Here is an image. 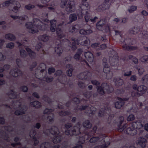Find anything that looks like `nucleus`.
Listing matches in <instances>:
<instances>
[{
	"label": "nucleus",
	"mask_w": 148,
	"mask_h": 148,
	"mask_svg": "<svg viewBox=\"0 0 148 148\" xmlns=\"http://www.w3.org/2000/svg\"><path fill=\"white\" fill-rule=\"evenodd\" d=\"M71 123H66L65 124V130H62L61 132H60L56 127L53 126L44 130L42 135L40 134V135L37 136V138L35 136L36 133L34 128L30 132L29 136L30 138L28 140L26 138L25 140L27 141L28 144L36 146L39 143L38 139L42 137V134H44L52 138L53 143H58L61 140L64 136V134L68 136L69 135L70 136L77 135L81 133L82 126L80 123H78L73 127H71Z\"/></svg>",
	"instance_id": "f257e3e1"
},
{
	"label": "nucleus",
	"mask_w": 148,
	"mask_h": 148,
	"mask_svg": "<svg viewBox=\"0 0 148 148\" xmlns=\"http://www.w3.org/2000/svg\"><path fill=\"white\" fill-rule=\"evenodd\" d=\"M44 21L47 23H44L38 19L35 18L33 20V23L31 22H27L26 23L25 26L29 29L28 31L29 33L34 34L38 31V29L41 30H45L49 26L47 23L50 22L51 31L54 32L56 30L57 35L60 39L65 37V35L62 30L63 23L59 24L57 27L56 25V21L55 20H52L50 21L49 20L45 19Z\"/></svg>",
	"instance_id": "f03ea898"
},
{
	"label": "nucleus",
	"mask_w": 148,
	"mask_h": 148,
	"mask_svg": "<svg viewBox=\"0 0 148 148\" xmlns=\"http://www.w3.org/2000/svg\"><path fill=\"white\" fill-rule=\"evenodd\" d=\"M109 54L108 61L106 58H104L103 60L104 65L103 73L106 74V76L104 77L108 79H111L113 75L112 70L109 66V64L112 66H116L119 62V58L117 53L115 51L111 49L109 52Z\"/></svg>",
	"instance_id": "7ed1b4c3"
},
{
	"label": "nucleus",
	"mask_w": 148,
	"mask_h": 148,
	"mask_svg": "<svg viewBox=\"0 0 148 148\" xmlns=\"http://www.w3.org/2000/svg\"><path fill=\"white\" fill-rule=\"evenodd\" d=\"M119 119V125H118V130L119 132H121L123 131L125 133L129 134L130 135L133 136L137 134V132L136 129H140L143 126V125L141 123L140 120H138L136 122H134L128 126L126 124H125L121 127V125L123 122L124 118L122 116L120 117Z\"/></svg>",
	"instance_id": "20e7f679"
},
{
	"label": "nucleus",
	"mask_w": 148,
	"mask_h": 148,
	"mask_svg": "<svg viewBox=\"0 0 148 148\" xmlns=\"http://www.w3.org/2000/svg\"><path fill=\"white\" fill-rule=\"evenodd\" d=\"M116 36H119L120 38L119 43L124 49L127 51H132L137 49L136 47L129 46V45H132L136 42L135 40L133 38H126L125 36H123L122 32L117 30H115Z\"/></svg>",
	"instance_id": "39448f33"
},
{
	"label": "nucleus",
	"mask_w": 148,
	"mask_h": 148,
	"mask_svg": "<svg viewBox=\"0 0 148 148\" xmlns=\"http://www.w3.org/2000/svg\"><path fill=\"white\" fill-rule=\"evenodd\" d=\"M10 139L8 134L5 132L2 131L0 132V148H27V147H21L20 143H12L11 145H6L5 147V142H9Z\"/></svg>",
	"instance_id": "423d86ee"
},
{
	"label": "nucleus",
	"mask_w": 148,
	"mask_h": 148,
	"mask_svg": "<svg viewBox=\"0 0 148 148\" xmlns=\"http://www.w3.org/2000/svg\"><path fill=\"white\" fill-rule=\"evenodd\" d=\"M6 108H9L10 110L13 109L16 110L15 114L16 115H20L24 114L27 109V108L25 105H22V103L20 101H16L15 103L13 102L11 105L5 104L3 105Z\"/></svg>",
	"instance_id": "0eeeda50"
},
{
	"label": "nucleus",
	"mask_w": 148,
	"mask_h": 148,
	"mask_svg": "<svg viewBox=\"0 0 148 148\" xmlns=\"http://www.w3.org/2000/svg\"><path fill=\"white\" fill-rule=\"evenodd\" d=\"M91 82L93 84L97 86V92L101 95L105 94L106 92L111 93L114 90L113 87L110 86L108 84L104 83L101 84V86H99L100 84L99 82L96 80H91Z\"/></svg>",
	"instance_id": "6e6552de"
},
{
	"label": "nucleus",
	"mask_w": 148,
	"mask_h": 148,
	"mask_svg": "<svg viewBox=\"0 0 148 148\" xmlns=\"http://www.w3.org/2000/svg\"><path fill=\"white\" fill-rule=\"evenodd\" d=\"M71 42V49L74 50L77 48V45L79 44L82 45L87 46L90 43L89 39L85 36L79 37L78 39L73 38Z\"/></svg>",
	"instance_id": "1a4fd4ad"
},
{
	"label": "nucleus",
	"mask_w": 148,
	"mask_h": 148,
	"mask_svg": "<svg viewBox=\"0 0 148 148\" xmlns=\"http://www.w3.org/2000/svg\"><path fill=\"white\" fill-rule=\"evenodd\" d=\"M78 14L79 18H82L83 16H84L86 22L88 24L95 23L98 19V17L97 16H95L93 18H91V15L90 13L89 10H83L81 12L78 13Z\"/></svg>",
	"instance_id": "9d476101"
},
{
	"label": "nucleus",
	"mask_w": 148,
	"mask_h": 148,
	"mask_svg": "<svg viewBox=\"0 0 148 148\" xmlns=\"http://www.w3.org/2000/svg\"><path fill=\"white\" fill-rule=\"evenodd\" d=\"M5 6L11 7V8H9L10 11L16 13L20 8L21 5L18 2L15 0H10L0 4V8Z\"/></svg>",
	"instance_id": "9b49d317"
},
{
	"label": "nucleus",
	"mask_w": 148,
	"mask_h": 148,
	"mask_svg": "<svg viewBox=\"0 0 148 148\" xmlns=\"http://www.w3.org/2000/svg\"><path fill=\"white\" fill-rule=\"evenodd\" d=\"M106 137V135L105 134H102L99 137H94L92 138L90 140V143H97L100 139H102L101 140V142L103 143L102 145L96 146L94 148H107V147L110 145V143L108 142L106 143L104 140H103Z\"/></svg>",
	"instance_id": "f8f14e48"
},
{
	"label": "nucleus",
	"mask_w": 148,
	"mask_h": 148,
	"mask_svg": "<svg viewBox=\"0 0 148 148\" xmlns=\"http://www.w3.org/2000/svg\"><path fill=\"white\" fill-rule=\"evenodd\" d=\"M66 44L69 46H71V42L68 39H63L62 42L61 41V40H58L55 43L56 46L55 49L56 52L59 55L61 54L63 51L62 45Z\"/></svg>",
	"instance_id": "ddd939ff"
},
{
	"label": "nucleus",
	"mask_w": 148,
	"mask_h": 148,
	"mask_svg": "<svg viewBox=\"0 0 148 148\" xmlns=\"http://www.w3.org/2000/svg\"><path fill=\"white\" fill-rule=\"evenodd\" d=\"M132 88L136 92L132 91L131 92V95L132 97L142 95L145 93L147 90V88L146 86L141 85L138 87L136 84H134L132 86Z\"/></svg>",
	"instance_id": "4468645a"
},
{
	"label": "nucleus",
	"mask_w": 148,
	"mask_h": 148,
	"mask_svg": "<svg viewBox=\"0 0 148 148\" xmlns=\"http://www.w3.org/2000/svg\"><path fill=\"white\" fill-rule=\"evenodd\" d=\"M83 51L81 49H78L77 53L75 55L74 58L77 60H79L81 64L84 66L85 69L90 71V69H92V67L90 66L84 59L80 57V55Z\"/></svg>",
	"instance_id": "2eb2a0df"
},
{
	"label": "nucleus",
	"mask_w": 148,
	"mask_h": 148,
	"mask_svg": "<svg viewBox=\"0 0 148 148\" xmlns=\"http://www.w3.org/2000/svg\"><path fill=\"white\" fill-rule=\"evenodd\" d=\"M97 129V127L95 126L93 127L92 130L90 132H86V130L84 131L83 132H84L86 135L84 137L82 136V137L80 139H81L82 140H80L78 141V144L73 148H82V146L81 145L84 143V139H85L86 137H88V138L90 137L92 134H93L95 133L96 132Z\"/></svg>",
	"instance_id": "dca6fc26"
},
{
	"label": "nucleus",
	"mask_w": 148,
	"mask_h": 148,
	"mask_svg": "<svg viewBox=\"0 0 148 148\" xmlns=\"http://www.w3.org/2000/svg\"><path fill=\"white\" fill-rule=\"evenodd\" d=\"M97 109L96 107H94L92 106H77L76 107L74 110L76 111L79 110H86V112L87 114H93L95 113V112Z\"/></svg>",
	"instance_id": "f3484780"
},
{
	"label": "nucleus",
	"mask_w": 148,
	"mask_h": 148,
	"mask_svg": "<svg viewBox=\"0 0 148 148\" xmlns=\"http://www.w3.org/2000/svg\"><path fill=\"white\" fill-rule=\"evenodd\" d=\"M67 145V143L66 141H64L60 146L58 145L51 146L50 143L45 142L41 145L40 148H66Z\"/></svg>",
	"instance_id": "a211bd4d"
},
{
	"label": "nucleus",
	"mask_w": 148,
	"mask_h": 148,
	"mask_svg": "<svg viewBox=\"0 0 148 148\" xmlns=\"http://www.w3.org/2000/svg\"><path fill=\"white\" fill-rule=\"evenodd\" d=\"M106 22L104 19H102L98 22L96 25L97 28L100 30H103L105 29L107 32L110 31V28L108 25H106Z\"/></svg>",
	"instance_id": "6ab92c4d"
},
{
	"label": "nucleus",
	"mask_w": 148,
	"mask_h": 148,
	"mask_svg": "<svg viewBox=\"0 0 148 148\" xmlns=\"http://www.w3.org/2000/svg\"><path fill=\"white\" fill-rule=\"evenodd\" d=\"M91 72L93 73V72L90 71H85L84 72L80 73L77 76V77L81 79H84L87 81H89L93 73H91Z\"/></svg>",
	"instance_id": "aec40b11"
},
{
	"label": "nucleus",
	"mask_w": 148,
	"mask_h": 148,
	"mask_svg": "<svg viewBox=\"0 0 148 148\" xmlns=\"http://www.w3.org/2000/svg\"><path fill=\"white\" fill-rule=\"evenodd\" d=\"M100 108L98 114L99 116L102 117L106 114H108L110 112V108L108 105H105L103 106H101Z\"/></svg>",
	"instance_id": "412c9836"
},
{
	"label": "nucleus",
	"mask_w": 148,
	"mask_h": 148,
	"mask_svg": "<svg viewBox=\"0 0 148 148\" xmlns=\"http://www.w3.org/2000/svg\"><path fill=\"white\" fill-rule=\"evenodd\" d=\"M53 111V109L47 108L44 110L43 112L44 116L47 117V120L49 121L50 123H51L54 120V115L51 113Z\"/></svg>",
	"instance_id": "4be33fe9"
},
{
	"label": "nucleus",
	"mask_w": 148,
	"mask_h": 148,
	"mask_svg": "<svg viewBox=\"0 0 148 148\" xmlns=\"http://www.w3.org/2000/svg\"><path fill=\"white\" fill-rule=\"evenodd\" d=\"M111 2L110 0H106L102 4L98 6L97 9L98 12H101L104 10L107 9L109 8Z\"/></svg>",
	"instance_id": "5701e85b"
},
{
	"label": "nucleus",
	"mask_w": 148,
	"mask_h": 148,
	"mask_svg": "<svg viewBox=\"0 0 148 148\" xmlns=\"http://www.w3.org/2000/svg\"><path fill=\"white\" fill-rule=\"evenodd\" d=\"M37 6L39 8H44L45 9H46L47 10H49L51 11L55 12L56 10L57 9V4L55 2H52L50 5V7H45L44 5H40L38 4Z\"/></svg>",
	"instance_id": "b1692460"
},
{
	"label": "nucleus",
	"mask_w": 148,
	"mask_h": 148,
	"mask_svg": "<svg viewBox=\"0 0 148 148\" xmlns=\"http://www.w3.org/2000/svg\"><path fill=\"white\" fill-rule=\"evenodd\" d=\"M75 10L74 2L73 0H69L66 8V10L68 13L74 12Z\"/></svg>",
	"instance_id": "393cba45"
},
{
	"label": "nucleus",
	"mask_w": 148,
	"mask_h": 148,
	"mask_svg": "<svg viewBox=\"0 0 148 148\" xmlns=\"http://www.w3.org/2000/svg\"><path fill=\"white\" fill-rule=\"evenodd\" d=\"M118 99L119 101L115 102V106L116 108H120L123 106L125 103V101L129 100L130 99H131V98L126 97L123 99L118 98Z\"/></svg>",
	"instance_id": "a878e982"
},
{
	"label": "nucleus",
	"mask_w": 148,
	"mask_h": 148,
	"mask_svg": "<svg viewBox=\"0 0 148 148\" xmlns=\"http://www.w3.org/2000/svg\"><path fill=\"white\" fill-rule=\"evenodd\" d=\"M10 74L12 76L14 77H19L20 76L23 77L22 72L18 68L11 69Z\"/></svg>",
	"instance_id": "bb28decb"
},
{
	"label": "nucleus",
	"mask_w": 148,
	"mask_h": 148,
	"mask_svg": "<svg viewBox=\"0 0 148 148\" xmlns=\"http://www.w3.org/2000/svg\"><path fill=\"white\" fill-rule=\"evenodd\" d=\"M85 58L87 61L92 64L95 63V60L94 58L93 55L92 53L88 51L85 52L84 54Z\"/></svg>",
	"instance_id": "cd10ccee"
},
{
	"label": "nucleus",
	"mask_w": 148,
	"mask_h": 148,
	"mask_svg": "<svg viewBox=\"0 0 148 148\" xmlns=\"http://www.w3.org/2000/svg\"><path fill=\"white\" fill-rule=\"evenodd\" d=\"M81 11H82V10H81L80 8V7L79 9L77 10L76 12L77 14L75 13H73L70 15L69 16V21L68 22V23H71L72 22H74L77 20V16H78V14L77 12L78 13L81 12Z\"/></svg>",
	"instance_id": "c85d7f7f"
},
{
	"label": "nucleus",
	"mask_w": 148,
	"mask_h": 148,
	"mask_svg": "<svg viewBox=\"0 0 148 148\" xmlns=\"http://www.w3.org/2000/svg\"><path fill=\"white\" fill-rule=\"evenodd\" d=\"M56 76H59L58 78V80L60 82L63 83V80H65V75L62 74V72L61 70L57 71L55 73Z\"/></svg>",
	"instance_id": "c756f323"
},
{
	"label": "nucleus",
	"mask_w": 148,
	"mask_h": 148,
	"mask_svg": "<svg viewBox=\"0 0 148 148\" xmlns=\"http://www.w3.org/2000/svg\"><path fill=\"white\" fill-rule=\"evenodd\" d=\"M84 25H83L77 24L75 25H71L69 29V31L70 32L73 33L77 32L78 30L80 28L83 27Z\"/></svg>",
	"instance_id": "7c9ffc66"
},
{
	"label": "nucleus",
	"mask_w": 148,
	"mask_h": 148,
	"mask_svg": "<svg viewBox=\"0 0 148 148\" xmlns=\"http://www.w3.org/2000/svg\"><path fill=\"white\" fill-rule=\"evenodd\" d=\"M11 17L14 19H17V21L21 24L22 23L21 21H26L28 19L27 16L25 15L20 17L16 16L11 15Z\"/></svg>",
	"instance_id": "2f4dec72"
},
{
	"label": "nucleus",
	"mask_w": 148,
	"mask_h": 148,
	"mask_svg": "<svg viewBox=\"0 0 148 148\" xmlns=\"http://www.w3.org/2000/svg\"><path fill=\"white\" fill-rule=\"evenodd\" d=\"M19 93L15 92L12 90H10L8 93L9 97L12 99L18 98L19 97Z\"/></svg>",
	"instance_id": "473e14b6"
},
{
	"label": "nucleus",
	"mask_w": 148,
	"mask_h": 148,
	"mask_svg": "<svg viewBox=\"0 0 148 148\" xmlns=\"http://www.w3.org/2000/svg\"><path fill=\"white\" fill-rule=\"evenodd\" d=\"M147 142L146 140L143 138H139L138 142V145H140L141 148H144L146 146V143Z\"/></svg>",
	"instance_id": "72a5a7b5"
},
{
	"label": "nucleus",
	"mask_w": 148,
	"mask_h": 148,
	"mask_svg": "<svg viewBox=\"0 0 148 148\" xmlns=\"http://www.w3.org/2000/svg\"><path fill=\"white\" fill-rule=\"evenodd\" d=\"M50 39L51 37L50 36L46 34L40 35L38 37V39L39 40L44 42H46L48 41H50Z\"/></svg>",
	"instance_id": "f704fd0d"
},
{
	"label": "nucleus",
	"mask_w": 148,
	"mask_h": 148,
	"mask_svg": "<svg viewBox=\"0 0 148 148\" xmlns=\"http://www.w3.org/2000/svg\"><path fill=\"white\" fill-rule=\"evenodd\" d=\"M28 42L26 39L23 40L21 41V42L20 43L19 42H17L16 43L20 48L24 47L25 46H28Z\"/></svg>",
	"instance_id": "c9c22d12"
},
{
	"label": "nucleus",
	"mask_w": 148,
	"mask_h": 148,
	"mask_svg": "<svg viewBox=\"0 0 148 148\" xmlns=\"http://www.w3.org/2000/svg\"><path fill=\"white\" fill-rule=\"evenodd\" d=\"M113 81L116 86H120L122 85L123 84V80L119 78L115 77L114 78Z\"/></svg>",
	"instance_id": "e433bc0d"
},
{
	"label": "nucleus",
	"mask_w": 148,
	"mask_h": 148,
	"mask_svg": "<svg viewBox=\"0 0 148 148\" xmlns=\"http://www.w3.org/2000/svg\"><path fill=\"white\" fill-rule=\"evenodd\" d=\"M66 67L69 69L67 71V75L69 76H71L72 75V72L73 70V68L72 66L70 64H67Z\"/></svg>",
	"instance_id": "4c0bfd02"
},
{
	"label": "nucleus",
	"mask_w": 148,
	"mask_h": 148,
	"mask_svg": "<svg viewBox=\"0 0 148 148\" xmlns=\"http://www.w3.org/2000/svg\"><path fill=\"white\" fill-rule=\"evenodd\" d=\"M92 32L90 29L85 30L83 29H81L79 31V33L82 34L88 35Z\"/></svg>",
	"instance_id": "58836bf2"
},
{
	"label": "nucleus",
	"mask_w": 148,
	"mask_h": 148,
	"mask_svg": "<svg viewBox=\"0 0 148 148\" xmlns=\"http://www.w3.org/2000/svg\"><path fill=\"white\" fill-rule=\"evenodd\" d=\"M25 49L28 54L29 56L31 58H34L35 56L34 52L28 47L25 48Z\"/></svg>",
	"instance_id": "ea45409f"
},
{
	"label": "nucleus",
	"mask_w": 148,
	"mask_h": 148,
	"mask_svg": "<svg viewBox=\"0 0 148 148\" xmlns=\"http://www.w3.org/2000/svg\"><path fill=\"white\" fill-rule=\"evenodd\" d=\"M135 67L137 69L138 74L139 75H142L145 72V70L142 66L137 65Z\"/></svg>",
	"instance_id": "a19ab883"
},
{
	"label": "nucleus",
	"mask_w": 148,
	"mask_h": 148,
	"mask_svg": "<svg viewBox=\"0 0 148 148\" xmlns=\"http://www.w3.org/2000/svg\"><path fill=\"white\" fill-rule=\"evenodd\" d=\"M140 31V29L139 27H134L130 30V33L131 34H135L138 33Z\"/></svg>",
	"instance_id": "79ce46f5"
},
{
	"label": "nucleus",
	"mask_w": 148,
	"mask_h": 148,
	"mask_svg": "<svg viewBox=\"0 0 148 148\" xmlns=\"http://www.w3.org/2000/svg\"><path fill=\"white\" fill-rule=\"evenodd\" d=\"M83 127L85 129L86 128H90L91 126L92 125L90 123L89 121L88 120H87L84 121L83 124Z\"/></svg>",
	"instance_id": "37998d69"
},
{
	"label": "nucleus",
	"mask_w": 148,
	"mask_h": 148,
	"mask_svg": "<svg viewBox=\"0 0 148 148\" xmlns=\"http://www.w3.org/2000/svg\"><path fill=\"white\" fill-rule=\"evenodd\" d=\"M45 68L46 65L45 64L43 63H41L40 64L38 69L40 70L41 74H43V73L45 72Z\"/></svg>",
	"instance_id": "c03bdc74"
},
{
	"label": "nucleus",
	"mask_w": 148,
	"mask_h": 148,
	"mask_svg": "<svg viewBox=\"0 0 148 148\" xmlns=\"http://www.w3.org/2000/svg\"><path fill=\"white\" fill-rule=\"evenodd\" d=\"M30 105L36 108H38L41 106L40 103L38 101L31 102Z\"/></svg>",
	"instance_id": "a18cd8bd"
},
{
	"label": "nucleus",
	"mask_w": 148,
	"mask_h": 148,
	"mask_svg": "<svg viewBox=\"0 0 148 148\" xmlns=\"http://www.w3.org/2000/svg\"><path fill=\"white\" fill-rule=\"evenodd\" d=\"M5 38L11 41L15 39V36L11 34H6L5 36Z\"/></svg>",
	"instance_id": "49530a36"
},
{
	"label": "nucleus",
	"mask_w": 148,
	"mask_h": 148,
	"mask_svg": "<svg viewBox=\"0 0 148 148\" xmlns=\"http://www.w3.org/2000/svg\"><path fill=\"white\" fill-rule=\"evenodd\" d=\"M42 43H38L35 47V49L38 51H39L40 50H42L41 53L44 54V51L42 50Z\"/></svg>",
	"instance_id": "de8ad7c7"
},
{
	"label": "nucleus",
	"mask_w": 148,
	"mask_h": 148,
	"mask_svg": "<svg viewBox=\"0 0 148 148\" xmlns=\"http://www.w3.org/2000/svg\"><path fill=\"white\" fill-rule=\"evenodd\" d=\"M20 53L21 57L23 58L28 56L26 51L23 49L20 50Z\"/></svg>",
	"instance_id": "09e8293b"
},
{
	"label": "nucleus",
	"mask_w": 148,
	"mask_h": 148,
	"mask_svg": "<svg viewBox=\"0 0 148 148\" xmlns=\"http://www.w3.org/2000/svg\"><path fill=\"white\" fill-rule=\"evenodd\" d=\"M71 114L69 111H61L59 112L60 115L62 116H64L66 115H68Z\"/></svg>",
	"instance_id": "8fccbe9b"
},
{
	"label": "nucleus",
	"mask_w": 148,
	"mask_h": 148,
	"mask_svg": "<svg viewBox=\"0 0 148 148\" xmlns=\"http://www.w3.org/2000/svg\"><path fill=\"white\" fill-rule=\"evenodd\" d=\"M148 74H146L141 79V82L143 84L147 83L148 81Z\"/></svg>",
	"instance_id": "3c124183"
},
{
	"label": "nucleus",
	"mask_w": 148,
	"mask_h": 148,
	"mask_svg": "<svg viewBox=\"0 0 148 148\" xmlns=\"http://www.w3.org/2000/svg\"><path fill=\"white\" fill-rule=\"evenodd\" d=\"M94 73L95 72L96 75L100 77L102 75L101 73H103L102 70H100L99 69H95V70H94Z\"/></svg>",
	"instance_id": "603ef678"
},
{
	"label": "nucleus",
	"mask_w": 148,
	"mask_h": 148,
	"mask_svg": "<svg viewBox=\"0 0 148 148\" xmlns=\"http://www.w3.org/2000/svg\"><path fill=\"white\" fill-rule=\"evenodd\" d=\"M114 115L113 114L109 116L108 119V123H109L110 124L113 122L114 123H116V122L114 121H113L114 119Z\"/></svg>",
	"instance_id": "864d4df0"
},
{
	"label": "nucleus",
	"mask_w": 148,
	"mask_h": 148,
	"mask_svg": "<svg viewBox=\"0 0 148 148\" xmlns=\"http://www.w3.org/2000/svg\"><path fill=\"white\" fill-rule=\"evenodd\" d=\"M46 76L44 75V77H42L43 80L45 79L47 82H51L53 81V78L51 76H48L45 77Z\"/></svg>",
	"instance_id": "5fc2aeb1"
},
{
	"label": "nucleus",
	"mask_w": 148,
	"mask_h": 148,
	"mask_svg": "<svg viewBox=\"0 0 148 148\" xmlns=\"http://www.w3.org/2000/svg\"><path fill=\"white\" fill-rule=\"evenodd\" d=\"M140 61L143 62H148V56L144 55L140 58Z\"/></svg>",
	"instance_id": "6e6d98bb"
},
{
	"label": "nucleus",
	"mask_w": 148,
	"mask_h": 148,
	"mask_svg": "<svg viewBox=\"0 0 148 148\" xmlns=\"http://www.w3.org/2000/svg\"><path fill=\"white\" fill-rule=\"evenodd\" d=\"M137 6H132L128 9V11L130 13H132L135 11L137 9Z\"/></svg>",
	"instance_id": "4d7b16f0"
},
{
	"label": "nucleus",
	"mask_w": 148,
	"mask_h": 148,
	"mask_svg": "<svg viewBox=\"0 0 148 148\" xmlns=\"http://www.w3.org/2000/svg\"><path fill=\"white\" fill-rule=\"evenodd\" d=\"M68 1V0H62L60 4L61 7L64 8L65 7Z\"/></svg>",
	"instance_id": "13d9d810"
},
{
	"label": "nucleus",
	"mask_w": 148,
	"mask_h": 148,
	"mask_svg": "<svg viewBox=\"0 0 148 148\" xmlns=\"http://www.w3.org/2000/svg\"><path fill=\"white\" fill-rule=\"evenodd\" d=\"M85 82H79L78 83V85L79 86L82 88H84L86 86L88 85L86 84L85 83Z\"/></svg>",
	"instance_id": "bf43d9fd"
},
{
	"label": "nucleus",
	"mask_w": 148,
	"mask_h": 148,
	"mask_svg": "<svg viewBox=\"0 0 148 148\" xmlns=\"http://www.w3.org/2000/svg\"><path fill=\"white\" fill-rule=\"evenodd\" d=\"M35 7V6L34 5H32L30 3L29 4L25 6V8L28 10H30Z\"/></svg>",
	"instance_id": "052dcab7"
},
{
	"label": "nucleus",
	"mask_w": 148,
	"mask_h": 148,
	"mask_svg": "<svg viewBox=\"0 0 148 148\" xmlns=\"http://www.w3.org/2000/svg\"><path fill=\"white\" fill-rule=\"evenodd\" d=\"M43 99L45 101L48 103H50L51 102L50 99L46 95L43 96Z\"/></svg>",
	"instance_id": "680f3d73"
},
{
	"label": "nucleus",
	"mask_w": 148,
	"mask_h": 148,
	"mask_svg": "<svg viewBox=\"0 0 148 148\" xmlns=\"http://www.w3.org/2000/svg\"><path fill=\"white\" fill-rule=\"evenodd\" d=\"M83 94L84 96L87 98L89 99L91 96V94L90 92H88V91H86L83 93Z\"/></svg>",
	"instance_id": "e2e57ef3"
},
{
	"label": "nucleus",
	"mask_w": 148,
	"mask_h": 148,
	"mask_svg": "<svg viewBox=\"0 0 148 148\" xmlns=\"http://www.w3.org/2000/svg\"><path fill=\"white\" fill-rule=\"evenodd\" d=\"M71 102L75 104H78L79 102V100L77 97H75L73 99Z\"/></svg>",
	"instance_id": "0e129e2a"
},
{
	"label": "nucleus",
	"mask_w": 148,
	"mask_h": 148,
	"mask_svg": "<svg viewBox=\"0 0 148 148\" xmlns=\"http://www.w3.org/2000/svg\"><path fill=\"white\" fill-rule=\"evenodd\" d=\"M138 20L140 22L143 21L145 19V17L142 15L140 14L138 15Z\"/></svg>",
	"instance_id": "69168bd1"
},
{
	"label": "nucleus",
	"mask_w": 148,
	"mask_h": 148,
	"mask_svg": "<svg viewBox=\"0 0 148 148\" xmlns=\"http://www.w3.org/2000/svg\"><path fill=\"white\" fill-rule=\"evenodd\" d=\"M14 44L12 42H10L8 43L6 45V47L7 48H9L10 49H12L14 47Z\"/></svg>",
	"instance_id": "338daca9"
},
{
	"label": "nucleus",
	"mask_w": 148,
	"mask_h": 148,
	"mask_svg": "<svg viewBox=\"0 0 148 148\" xmlns=\"http://www.w3.org/2000/svg\"><path fill=\"white\" fill-rule=\"evenodd\" d=\"M138 134L140 136H144L145 131L143 130L140 129L138 132Z\"/></svg>",
	"instance_id": "774afa93"
}]
</instances>
